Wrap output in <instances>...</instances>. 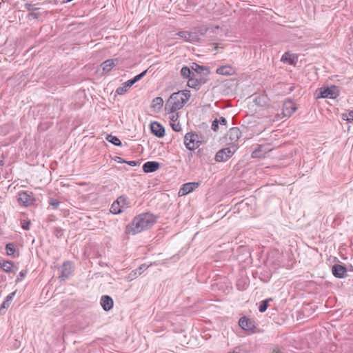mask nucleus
<instances>
[{
	"label": "nucleus",
	"mask_w": 353,
	"mask_h": 353,
	"mask_svg": "<svg viewBox=\"0 0 353 353\" xmlns=\"http://www.w3.org/2000/svg\"><path fill=\"white\" fill-rule=\"evenodd\" d=\"M157 221V216L150 212L141 213L135 216L126 228V232L136 234L150 228Z\"/></svg>",
	"instance_id": "nucleus-1"
},
{
	"label": "nucleus",
	"mask_w": 353,
	"mask_h": 353,
	"mask_svg": "<svg viewBox=\"0 0 353 353\" xmlns=\"http://www.w3.org/2000/svg\"><path fill=\"white\" fill-rule=\"evenodd\" d=\"M190 97V91L184 90L172 93L165 105V111L168 113H175L181 109Z\"/></svg>",
	"instance_id": "nucleus-2"
},
{
	"label": "nucleus",
	"mask_w": 353,
	"mask_h": 353,
	"mask_svg": "<svg viewBox=\"0 0 353 353\" xmlns=\"http://www.w3.org/2000/svg\"><path fill=\"white\" fill-rule=\"evenodd\" d=\"M340 94L339 87L332 85L330 87H321L319 88L314 93L316 99L330 98L336 99Z\"/></svg>",
	"instance_id": "nucleus-3"
},
{
	"label": "nucleus",
	"mask_w": 353,
	"mask_h": 353,
	"mask_svg": "<svg viewBox=\"0 0 353 353\" xmlns=\"http://www.w3.org/2000/svg\"><path fill=\"white\" fill-rule=\"evenodd\" d=\"M130 206V202L125 196H119L116 201L113 202L110 208V212L112 214H118L121 213L125 209Z\"/></svg>",
	"instance_id": "nucleus-4"
},
{
	"label": "nucleus",
	"mask_w": 353,
	"mask_h": 353,
	"mask_svg": "<svg viewBox=\"0 0 353 353\" xmlns=\"http://www.w3.org/2000/svg\"><path fill=\"white\" fill-rule=\"evenodd\" d=\"M236 150L235 145L223 148L216 152L214 159L216 162H225L234 154Z\"/></svg>",
	"instance_id": "nucleus-5"
},
{
	"label": "nucleus",
	"mask_w": 353,
	"mask_h": 353,
	"mask_svg": "<svg viewBox=\"0 0 353 353\" xmlns=\"http://www.w3.org/2000/svg\"><path fill=\"white\" fill-rule=\"evenodd\" d=\"M201 141L199 140V136L196 133L188 132L184 137V144L187 149L194 150L199 146Z\"/></svg>",
	"instance_id": "nucleus-6"
},
{
	"label": "nucleus",
	"mask_w": 353,
	"mask_h": 353,
	"mask_svg": "<svg viewBox=\"0 0 353 353\" xmlns=\"http://www.w3.org/2000/svg\"><path fill=\"white\" fill-rule=\"evenodd\" d=\"M18 202L20 205L29 206L34 204L35 199L32 192L22 191L18 193Z\"/></svg>",
	"instance_id": "nucleus-7"
},
{
	"label": "nucleus",
	"mask_w": 353,
	"mask_h": 353,
	"mask_svg": "<svg viewBox=\"0 0 353 353\" xmlns=\"http://www.w3.org/2000/svg\"><path fill=\"white\" fill-rule=\"evenodd\" d=\"M61 274L59 276V278L61 281H65L72 275L74 271V265L73 263L70 261H65L63 265L60 268Z\"/></svg>",
	"instance_id": "nucleus-8"
},
{
	"label": "nucleus",
	"mask_w": 353,
	"mask_h": 353,
	"mask_svg": "<svg viewBox=\"0 0 353 353\" xmlns=\"http://www.w3.org/2000/svg\"><path fill=\"white\" fill-rule=\"evenodd\" d=\"M176 34L185 41L190 43H200L201 41V39L199 38L197 33H192L190 31H179Z\"/></svg>",
	"instance_id": "nucleus-9"
},
{
	"label": "nucleus",
	"mask_w": 353,
	"mask_h": 353,
	"mask_svg": "<svg viewBox=\"0 0 353 353\" xmlns=\"http://www.w3.org/2000/svg\"><path fill=\"white\" fill-rule=\"evenodd\" d=\"M296 110L294 103L291 99L285 100L283 104L282 114L283 117H290Z\"/></svg>",
	"instance_id": "nucleus-10"
},
{
	"label": "nucleus",
	"mask_w": 353,
	"mask_h": 353,
	"mask_svg": "<svg viewBox=\"0 0 353 353\" xmlns=\"http://www.w3.org/2000/svg\"><path fill=\"white\" fill-rule=\"evenodd\" d=\"M219 26L212 27V28H208L207 26H202L196 28L194 31L192 32L197 33V34L199 35V38L201 39V41L200 42H202L204 41V39H203V37H204L208 32L214 33L216 32V30H219Z\"/></svg>",
	"instance_id": "nucleus-11"
},
{
	"label": "nucleus",
	"mask_w": 353,
	"mask_h": 353,
	"mask_svg": "<svg viewBox=\"0 0 353 353\" xmlns=\"http://www.w3.org/2000/svg\"><path fill=\"white\" fill-rule=\"evenodd\" d=\"M239 325L245 331L252 330L255 328L254 321L245 316L240 318Z\"/></svg>",
	"instance_id": "nucleus-12"
},
{
	"label": "nucleus",
	"mask_w": 353,
	"mask_h": 353,
	"mask_svg": "<svg viewBox=\"0 0 353 353\" xmlns=\"http://www.w3.org/2000/svg\"><path fill=\"white\" fill-rule=\"evenodd\" d=\"M332 272L336 278L342 279L347 276V269L344 265L335 264L332 268Z\"/></svg>",
	"instance_id": "nucleus-13"
},
{
	"label": "nucleus",
	"mask_w": 353,
	"mask_h": 353,
	"mask_svg": "<svg viewBox=\"0 0 353 353\" xmlns=\"http://www.w3.org/2000/svg\"><path fill=\"white\" fill-rule=\"evenodd\" d=\"M199 186V183L196 182H189L184 183L180 188L179 194L181 196L186 195L196 190Z\"/></svg>",
	"instance_id": "nucleus-14"
},
{
	"label": "nucleus",
	"mask_w": 353,
	"mask_h": 353,
	"mask_svg": "<svg viewBox=\"0 0 353 353\" xmlns=\"http://www.w3.org/2000/svg\"><path fill=\"white\" fill-rule=\"evenodd\" d=\"M152 133L159 138H162L165 135V129L161 124L157 121L152 122L150 124Z\"/></svg>",
	"instance_id": "nucleus-15"
},
{
	"label": "nucleus",
	"mask_w": 353,
	"mask_h": 353,
	"mask_svg": "<svg viewBox=\"0 0 353 353\" xmlns=\"http://www.w3.org/2000/svg\"><path fill=\"white\" fill-rule=\"evenodd\" d=\"M241 136V132L239 128L236 127L232 128L228 133L229 140L231 141V143L235 146V143L239 141Z\"/></svg>",
	"instance_id": "nucleus-16"
},
{
	"label": "nucleus",
	"mask_w": 353,
	"mask_h": 353,
	"mask_svg": "<svg viewBox=\"0 0 353 353\" xmlns=\"http://www.w3.org/2000/svg\"><path fill=\"white\" fill-rule=\"evenodd\" d=\"M191 68L198 76H208L210 73L209 67L201 65L195 63H193Z\"/></svg>",
	"instance_id": "nucleus-17"
},
{
	"label": "nucleus",
	"mask_w": 353,
	"mask_h": 353,
	"mask_svg": "<svg viewBox=\"0 0 353 353\" xmlns=\"http://www.w3.org/2000/svg\"><path fill=\"white\" fill-rule=\"evenodd\" d=\"M100 304L105 311H109L113 307V299L108 295H103L101 298Z\"/></svg>",
	"instance_id": "nucleus-18"
},
{
	"label": "nucleus",
	"mask_w": 353,
	"mask_h": 353,
	"mask_svg": "<svg viewBox=\"0 0 353 353\" xmlns=\"http://www.w3.org/2000/svg\"><path fill=\"white\" fill-rule=\"evenodd\" d=\"M160 168V163L157 161H147L143 165V170L145 173L157 171Z\"/></svg>",
	"instance_id": "nucleus-19"
},
{
	"label": "nucleus",
	"mask_w": 353,
	"mask_h": 353,
	"mask_svg": "<svg viewBox=\"0 0 353 353\" xmlns=\"http://www.w3.org/2000/svg\"><path fill=\"white\" fill-rule=\"evenodd\" d=\"M24 7L28 11L30 12L29 14H28V19H37L39 17L40 13L36 12L37 10H38L39 9V8H35L34 6V5H32L30 3H26L24 5Z\"/></svg>",
	"instance_id": "nucleus-20"
},
{
	"label": "nucleus",
	"mask_w": 353,
	"mask_h": 353,
	"mask_svg": "<svg viewBox=\"0 0 353 353\" xmlns=\"http://www.w3.org/2000/svg\"><path fill=\"white\" fill-rule=\"evenodd\" d=\"M119 62L117 59H108L103 61L101 66L102 67L103 71L108 72H110L114 67H115Z\"/></svg>",
	"instance_id": "nucleus-21"
},
{
	"label": "nucleus",
	"mask_w": 353,
	"mask_h": 353,
	"mask_svg": "<svg viewBox=\"0 0 353 353\" xmlns=\"http://www.w3.org/2000/svg\"><path fill=\"white\" fill-rule=\"evenodd\" d=\"M216 72L221 75L230 76L232 75L235 71L234 69L230 65H223L218 68Z\"/></svg>",
	"instance_id": "nucleus-22"
},
{
	"label": "nucleus",
	"mask_w": 353,
	"mask_h": 353,
	"mask_svg": "<svg viewBox=\"0 0 353 353\" xmlns=\"http://www.w3.org/2000/svg\"><path fill=\"white\" fill-rule=\"evenodd\" d=\"M219 124L226 125H227V120L223 117H220L219 119H215L212 123V130L214 132L218 131L219 130Z\"/></svg>",
	"instance_id": "nucleus-23"
},
{
	"label": "nucleus",
	"mask_w": 353,
	"mask_h": 353,
	"mask_svg": "<svg viewBox=\"0 0 353 353\" xmlns=\"http://www.w3.org/2000/svg\"><path fill=\"white\" fill-rule=\"evenodd\" d=\"M249 282L245 278H241L237 280L236 288L240 291H243L248 288Z\"/></svg>",
	"instance_id": "nucleus-24"
},
{
	"label": "nucleus",
	"mask_w": 353,
	"mask_h": 353,
	"mask_svg": "<svg viewBox=\"0 0 353 353\" xmlns=\"http://www.w3.org/2000/svg\"><path fill=\"white\" fill-rule=\"evenodd\" d=\"M163 105V100L161 97H157L152 100V108L154 110H159Z\"/></svg>",
	"instance_id": "nucleus-25"
},
{
	"label": "nucleus",
	"mask_w": 353,
	"mask_h": 353,
	"mask_svg": "<svg viewBox=\"0 0 353 353\" xmlns=\"http://www.w3.org/2000/svg\"><path fill=\"white\" fill-rule=\"evenodd\" d=\"M1 268L6 272L10 273L12 272V268L14 267V263L10 261H4L2 263H0Z\"/></svg>",
	"instance_id": "nucleus-26"
},
{
	"label": "nucleus",
	"mask_w": 353,
	"mask_h": 353,
	"mask_svg": "<svg viewBox=\"0 0 353 353\" xmlns=\"http://www.w3.org/2000/svg\"><path fill=\"white\" fill-rule=\"evenodd\" d=\"M105 139L109 141L110 143H111L112 144H113L114 145H116V146H122V143L121 141H120V139L116 137V136H113L112 134H108Z\"/></svg>",
	"instance_id": "nucleus-27"
},
{
	"label": "nucleus",
	"mask_w": 353,
	"mask_h": 353,
	"mask_svg": "<svg viewBox=\"0 0 353 353\" xmlns=\"http://www.w3.org/2000/svg\"><path fill=\"white\" fill-rule=\"evenodd\" d=\"M272 299H267L263 301H262L260 303V305L259 307V310L260 312H264L266 311L267 308L269 306V303L272 301Z\"/></svg>",
	"instance_id": "nucleus-28"
},
{
	"label": "nucleus",
	"mask_w": 353,
	"mask_h": 353,
	"mask_svg": "<svg viewBox=\"0 0 353 353\" xmlns=\"http://www.w3.org/2000/svg\"><path fill=\"white\" fill-rule=\"evenodd\" d=\"M6 250L8 255H13L16 251V246L14 243H9L6 245Z\"/></svg>",
	"instance_id": "nucleus-29"
},
{
	"label": "nucleus",
	"mask_w": 353,
	"mask_h": 353,
	"mask_svg": "<svg viewBox=\"0 0 353 353\" xmlns=\"http://www.w3.org/2000/svg\"><path fill=\"white\" fill-rule=\"evenodd\" d=\"M180 74L184 79H188L190 77L192 74V70L190 69L188 66H183L180 71Z\"/></svg>",
	"instance_id": "nucleus-30"
},
{
	"label": "nucleus",
	"mask_w": 353,
	"mask_h": 353,
	"mask_svg": "<svg viewBox=\"0 0 353 353\" xmlns=\"http://www.w3.org/2000/svg\"><path fill=\"white\" fill-rule=\"evenodd\" d=\"M261 151H262V145H257V147L256 148V149L252 152L251 157L253 159L261 158L262 157V155L261 154Z\"/></svg>",
	"instance_id": "nucleus-31"
},
{
	"label": "nucleus",
	"mask_w": 353,
	"mask_h": 353,
	"mask_svg": "<svg viewBox=\"0 0 353 353\" xmlns=\"http://www.w3.org/2000/svg\"><path fill=\"white\" fill-rule=\"evenodd\" d=\"M254 102L258 106H265L266 105V97L264 96H259L255 98Z\"/></svg>",
	"instance_id": "nucleus-32"
},
{
	"label": "nucleus",
	"mask_w": 353,
	"mask_h": 353,
	"mask_svg": "<svg viewBox=\"0 0 353 353\" xmlns=\"http://www.w3.org/2000/svg\"><path fill=\"white\" fill-rule=\"evenodd\" d=\"M148 265H146L145 264H142L139 266V268H138L137 269L134 270V271H132V273H133V276H137L138 275H141L147 268H148Z\"/></svg>",
	"instance_id": "nucleus-33"
},
{
	"label": "nucleus",
	"mask_w": 353,
	"mask_h": 353,
	"mask_svg": "<svg viewBox=\"0 0 353 353\" xmlns=\"http://www.w3.org/2000/svg\"><path fill=\"white\" fill-rule=\"evenodd\" d=\"M48 203L52 208V209L55 210L58 208L60 202L56 199L49 198Z\"/></svg>",
	"instance_id": "nucleus-34"
},
{
	"label": "nucleus",
	"mask_w": 353,
	"mask_h": 353,
	"mask_svg": "<svg viewBox=\"0 0 353 353\" xmlns=\"http://www.w3.org/2000/svg\"><path fill=\"white\" fill-rule=\"evenodd\" d=\"M207 76L199 75L196 77V81H197V85H199V88L205 84L208 81Z\"/></svg>",
	"instance_id": "nucleus-35"
},
{
	"label": "nucleus",
	"mask_w": 353,
	"mask_h": 353,
	"mask_svg": "<svg viewBox=\"0 0 353 353\" xmlns=\"http://www.w3.org/2000/svg\"><path fill=\"white\" fill-rule=\"evenodd\" d=\"M342 118L349 122L353 121V110H350L347 113H343L342 114Z\"/></svg>",
	"instance_id": "nucleus-36"
},
{
	"label": "nucleus",
	"mask_w": 353,
	"mask_h": 353,
	"mask_svg": "<svg viewBox=\"0 0 353 353\" xmlns=\"http://www.w3.org/2000/svg\"><path fill=\"white\" fill-rule=\"evenodd\" d=\"M147 72H148V70H145L140 74H139L136 75L134 77H133L132 79H133L134 83H135L138 82L139 81H140L146 74Z\"/></svg>",
	"instance_id": "nucleus-37"
},
{
	"label": "nucleus",
	"mask_w": 353,
	"mask_h": 353,
	"mask_svg": "<svg viewBox=\"0 0 353 353\" xmlns=\"http://www.w3.org/2000/svg\"><path fill=\"white\" fill-rule=\"evenodd\" d=\"M196 79H190V80L188 81V85L192 88L198 89L199 88V85H197V81H196Z\"/></svg>",
	"instance_id": "nucleus-38"
},
{
	"label": "nucleus",
	"mask_w": 353,
	"mask_h": 353,
	"mask_svg": "<svg viewBox=\"0 0 353 353\" xmlns=\"http://www.w3.org/2000/svg\"><path fill=\"white\" fill-rule=\"evenodd\" d=\"M54 234L58 238L61 237L63 235V230L59 227H56L54 229Z\"/></svg>",
	"instance_id": "nucleus-39"
},
{
	"label": "nucleus",
	"mask_w": 353,
	"mask_h": 353,
	"mask_svg": "<svg viewBox=\"0 0 353 353\" xmlns=\"http://www.w3.org/2000/svg\"><path fill=\"white\" fill-rule=\"evenodd\" d=\"M30 221L23 220L21 221V228L25 230H28L30 229Z\"/></svg>",
	"instance_id": "nucleus-40"
},
{
	"label": "nucleus",
	"mask_w": 353,
	"mask_h": 353,
	"mask_svg": "<svg viewBox=\"0 0 353 353\" xmlns=\"http://www.w3.org/2000/svg\"><path fill=\"white\" fill-rule=\"evenodd\" d=\"M27 271L26 270H21L19 272V276L16 279V282L19 283L22 281V279L26 276Z\"/></svg>",
	"instance_id": "nucleus-41"
},
{
	"label": "nucleus",
	"mask_w": 353,
	"mask_h": 353,
	"mask_svg": "<svg viewBox=\"0 0 353 353\" xmlns=\"http://www.w3.org/2000/svg\"><path fill=\"white\" fill-rule=\"evenodd\" d=\"M128 88H125V85L123 84V86L122 87H119L117 90H116V92L118 94H123L124 93H125L127 91H128Z\"/></svg>",
	"instance_id": "nucleus-42"
},
{
	"label": "nucleus",
	"mask_w": 353,
	"mask_h": 353,
	"mask_svg": "<svg viewBox=\"0 0 353 353\" xmlns=\"http://www.w3.org/2000/svg\"><path fill=\"white\" fill-rule=\"evenodd\" d=\"M171 125H172L173 130H174L175 132H179L181 129V125L179 122L178 123L173 122L172 123H171Z\"/></svg>",
	"instance_id": "nucleus-43"
},
{
	"label": "nucleus",
	"mask_w": 353,
	"mask_h": 353,
	"mask_svg": "<svg viewBox=\"0 0 353 353\" xmlns=\"http://www.w3.org/2000/svg\"><path fill=\"white\" fill-rule=\"evenodd\" d=\"M125 163H127L128 165L134 167L140 164V162L139 161H125Z\"/></svg>",
	"instance_id": "nucleus-44"
},
{
	"label": "nucleus",
	"mask_w": 353,
	"mask_h": 353,
	"mask_svg": "<svg viewBox=\"0 0 353 353\" xmlns=\"http://www.w3.org/2000/svg\"><path fill=\"white\" fill-rule=\"evenodd\" d=\"M16 294V291H14L13 292L9 294L5 299L6 302H10L12 301Z\"/></svg>",
	"instance_id": "nucleus-45"
},
{
	"label": "nucleus",
	"mask_w": 353,
	"mask_h": 353,
	"mask_svg": "<svg viewBox=\"0 0 353 353\" xmlns=\"http://www.w3.org/2000/svg\"><path fill=\"white\" fill-rule=\"evenodd\" d=\"M10 304L9 302H6V300L2 303V304L0 306V314L1 313L2 310L6 309L9 307Z\"/></svg>",
	"instance_id": "nucleus-46"
},
{
	"label": "nucleus",
	"mask_w": 353,
	"mask_h": 353,
	"mask_svg": "<svg viewBox=\"0 0 353 353\" xmlns=\"http://www.w3.org/2000/svg\"><path fill=\"white\" fill-rule=\"evenodd\" d=\"M134 84L133 79H131L130 80H128L126 82L124 83V85H125V88H128V89L132 86Z\"/></svg>",
	"instance_id": "nucleus-47"
},
{
	"label": "nucleus",
	"mask_w": 353,
	"mask_h": 353,
	"mask_svg": "<svg viewBox=\"0 0 353 353\" xmlns=\"http://www.w3.org/2000/svg\"><path fill=\"white\" fill-rule=\"evenodd\" d=\"M172 114L170 117V119L172 122H176L178 119V114H175L174 113H172Z\"/></svg>",
	"instance_id": "nucleus-48"
},
{
	"label": "nucleus",
	"mask_w": 353,
	"mask_h": 353,
	"mask_svg": "<svg viewBox=\"0 0 353 353\" xmlns=\"http://www.w3.org/2000/svg\"><path fill=\"white\" fill-rule=\"evenodd\" d=\"M235 349L236 350V353H249L247 350L239 347H236Z\"/></svg>",
	"instance_id": "nucleus-49"
},
{
	"label": "nucleus",
	"mask_w": 353,
	"mask_h": 353,
	"mask_svg": "<svg viewBox=\"0 0 353 353\" xmlns=\"http://www.w3.org/2000/svg\"><path fill=\"white\" fill-rule=\"evenodd\" d=\"M190 76V77L188 78V81L190 80V79H196V77L198 75L192 70V74Z\"/></svg>",
	"instance_id": "nucleus-50"
},
{
	"label": "nucleus",
	"mask_w": 353,
	"mask_h": 353,
	"mask_svg": "<svg viewBox=\"0 0 353 353\" xmlns=\"http://www.w3.org/2000/svg\"><path fill=\"white\" fill-rule=\"evenodd\" d=\"M115 161H117L118 163H125V160L123 159L122 158L119 157H117Z\"/></svg>",
	"instance_id": "nucleus-51"
},
{
	"label": "nucleus",
	"mask_w": 353,
	"mask_h": 353,
	"mask_svg": "<svg viewBox=\"0 0 353 353\" xmlns=\"http://www.w3.org/2000/svg\"><path fill=\"white\" fill-rule=\"evenodd\" d=\"M272 353H283V351L279 347H276L272 350Z\"/></svg>",
	"instance_id": "nucleus-52"
},
{
	"label": "nucleus",
	"mask_w": 353,
	"mask_h": 353,
	"mask_svg": "<svg viewBox=\"0 0 353 353\" xmlns=\"http://www.w3.org/2000/svg\"><path fill=\"white\" fill-rule=\"evenodd\" d=\"M0 165H3V161H0Z\"/></svg>",
	"instance_id": "nucleus-53"
}]
</instances>
